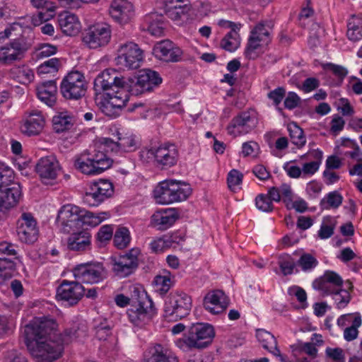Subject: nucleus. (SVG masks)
<instances>
[{"label": "nucleus", "instance_id": "nucleus-1", "mask_svg": "<svg viewBox=\"0 0 362 362\" xmlns=\"http://www.w3.org/2000/svg\"><path fill=\"white\" fill-rule=\"evenodd\" d=\"M58 324L49 316L35 317L25 327L26 345L38 361L57 359L63 350L62 339L57 337Z\"/></svg>", "mask_w": 362, "mask_h": 362}, {"label": "nucleus", "instance_id": "nucleus-2", "mask_svg": "<svg viewBox=\"0 0 362 362\" xmlns=\"http://www.w3.org/2000/svg\"><path fill=\"white\" fill-rule=\"evenodd\" d=\"M113 160L104 152L93 146L73 158L75 169L87 175H98L109 169Z\"/></svg>", "mask_w": 362, "mask_h": 362}, {"label": "nucleus", "instance_id": "nucleus-3", "mask_svg": "<svg viewBox=\"0 0 362 362\" xmlns=\"http://www.w3.org/2000/svg\"><path fill=\"white\" fill-rule=\"evenodd\" d=\"M215 333L211 325L204 323L192 325L183 337L175 341V345L183 351L202 349L212 341Z\"/></svg>", "mask_w": 362, "mask_h": 362}, {"label": "nucleus", "instance_id": "nucleus-4", "mask_svg": "<svg viewBox=\"0 0 362 362\" xmlns=\"http://www.w3.org/2000/svg\"><path fill=\"white\" fill-rule=\"evenodd\" d=\"M191 192L189 184L175 180H165L156 187L153 197L158 204H170L186 200Z\"/></svg>", "mask_w": 362, "mask_h": 362}, {"label": "nucleus", "instance_id": "nucleus-5", "mask_svg": "<svg viewBox=\"0 0 362 362\" xmlns=\"http://www.w3.org/2000/svg\"><path fill=\"white\" fill-rule=\"evenodd\" d=\"M136 298H133L130 308L127 310L129 321L135 326L142 327L151 322L156 315V309L152 300L144 291H139Z\"/></svg>", "mask_w": 362, "mask_h": 362}, {"label": "nucleus", "instance_id": "nucleus-6", "mask_svg": "<svg viewBox=\"0 0 362 362\" xmlns=\"http://www.w3.org/2000/svg\"><path fill=\"white\" fill-rule=\"evenodd\" d=\"M191 297L184 291H172L166 298L164 305V316L170 321L185 317L192 309Z\"/></svg>", "mask_w": 362, "mask_h": 362}, {"label": "nucleus", "instance_id": "nucleus-7", "mask_svg": "<svg viewBox=\"0 0 362 362\" xmlns=\"http://www.w3.org/2000/svg\"><path fill=\"white\" fill-rule=\"evenodd\" d=\"M127 85L119 86L100 96V108L105 115L110 117H117L120 115L129 101V87Z\"/></svg>", "mask_w": 362, "mask_h": 362}, {"label": "nucleus", "instance_id": "nucleus-8", "mask_svg": "<svg viewBox=\"0 0 362 362\" xmlns=\"http://www.w3.org/2000/svg\"><path fill=\"white\" fill-rule=\"evenodd\" d=\"M271 23L266 21L257 23L251 30L245 50L247 59H255L263 52V49L271 41Z\"/></svg>", "mask_w": 362, "mask_h": 362}, {"label": "nucleus", "instance_id": "nucleus-9", "mask_svg": "<svg viewBox=\"0 0 362 362\" xmlns=\"http://www.w3.org/2000/svg\"><path fill=\"white\" fill-rule=\"evenodd\" d=\"M178 156L177 147L170 144H164L140 152L142 160L148 162L149 159H154L157 166L161 168H168L176 165Z\"/></svg>", "mask_w": 362, "mask_h": 362}, {"label": "nucleus", "instance_id": "nucleus-10", "mask_svg": "<svg viewBox=\"0 0 362 362\" xmlns=\"http://www.w3.org/2000/svg\"><path fill=\"white\" fill-rule=\"evenodd\" d=\"M76 280L81 284H98L107 278V272L102 262L91 261L76 265L72 269Z\"/></svg>", "mask_w": 362, "mask_h": 362}, {"label": "nucleus", "instance_id": "nucleus-11", "mask_svg": "<svg viewBox=\"0 0 362 362\" xmlns=\"http://www.w3.org/2000/svg\"><path fill=\"white\" fill-rule=\"evenodd\" d=\"M141 250L138 247H133L124 255L111 257L112 270L119 278H126L134 274L139 267V257Z\"/></svg>", "mask_w": 362, "mask_h": 362}, {"label": "nucleus", "instance_id": "nucleus-12", "mask_svg": "<svg viewBox=\"0 0 362 362\" xmlns=\"http://www.w3.org/2000/svg\"><path fill=\"white\" fill-rule=\"evenodd\" d=\"M111 39L110 26L103 22L89 25L82 34V41L90 49L106 46Z\"/></svg>", "mask_w": 362, "mask_h": 362}, {"label": "nucleus", "instance_id": "nucleus-13", "mask_svg": "<svg viewBox=\"0 0 362 362\" xmlns=\"http://www.w3.org/2000/svg\"><path fill=\"white\" fill-rule=\"evenodd\" d=\"M144 59L143 51L133 42L121 43L117 48L115 63L127 69H136Z\"/></svg>", "mask_w": 362, "mask_h": 362}, {"label": "nucleus", "instance_id": "nucleus-14", "mask_svg": "<svg viewBox=\"0 0 362 362\" xmlns=\"http://www.w3.org/2000/svg\"><path fill=\"white\" fill-rule=\"evenodd\" d=\"M87 84L82 73L69 72L62 81L60 91L63 97L69 100H78L85 95Z\"/></svg>", "mask_w": 362, "mask_h": 362}, {"label": "nucleus", "instance_id": "nucleus-15", "mask_svg": "<svg viewBox=\"0 0 362 362\" xmlns=\"http://www.w3.org/2000/svg\"><path fill=\"white\" fill-rule=\"evenodd\" d=\"M259 123L258 114L252 109L240 112L227 127L228 133L234 136L245 135L254 130Z\"/></svg>", "mask_w": 362, "mask_h": 362}, {"label": "nucleus", "instance_id": "nucleus-16", "mask_svg": "<svg viewBox=\"0 0 362 362\" xmlns=\"http://www.w3.org/2000/svg\"><path fill=\"white\" fill-rule=\"evenodd\" d=\"M81 217V208L73 205L66 204L59 211L57 221L61 226V230L69 233L80 229Z\"/></svg>", "mask_w": 362, "mask_h": 362}, {"label": "nucleus", "instance_id": "nucleus-17", "mask_svg": "<svg viewBox=\"0 0 362 362\" xmlns=\"http://www.w3.org/2000/svg\"><path fill=\"white\" fill-rule=\"evenodd\" d=\"M162 82L159 74L151 69H144L140 71L135 82L129 86V91L135 95L152 91Z\"/></svg>", "mask_w": 362, "mask_h": 362}, {"label": "nucleus", "instance_id": "nucleus-18", "mask_svg": "<svg viewBox=\"0 0 362 362\" xmlns=\"http://www.w3.org/2000/svg\"><path fill=\"white\" fill-rule=\"evenodd\" d=\"M126 84L124 77L113 69H107L99 74L94 80V90L98 96L110 91L119 86Z\"/></svg>", "mask_w": 362, "mask_h": 362}, {"label": "nucleus", "instance_id": "nucleus-19", "mask_svg": "<svg viewBox=\"0 0 362 362\" xmlns=\"http://www.w3.org/2000/svg\"><path fill=\"white\" fill-rule=\"evenodd\" d=\"M85 295V288L77 280H63L57 288V300L66 302L70 305L76 304Z\"/></svg>", "mask_w": 362, "mask_h": 362}, {"label": "nucleus", "instance_id": "nucleus-20", "mask_svg": "<svg viewBox=\"0 0 362 362\" xmlns=\"http://www.w3.org/2000/svg\"><path fill=\"white\" fill-rule=\"evenodd\" d=\"M16 231L18 239L23 243L31 244L37 240L39 229L32 214L24 212L21 214L18 220Z\"/></svg>", "mask_w": 362, "mask_h": 362}, {"label": "nucleus", "instance_id": "nucleus-21", "mask_svg": "<svg viewBox=\"0 0 362 362\" xmlns=\"http://www.w3.org/2000/svg\"><path fill=\"white\" fill-rule=\"evenodd\" d=\"M343 286L342 278L335 272L327 270L322 276L315 279L313 288L319 291L323 296L332 295L337 292Z\"/></svg>", "mask_w": 362, "mask_h": 362}, {"label": "nucleus", "instance_id": "nucleus-22", "mask_svg": "<svg viewBox=\"0 0 362 362\" xmlns=\"http://www.w3.org/2000/svg\"><path fill=\"white\" fill-rule=\"evenodd\" d=\"M153 54L160 61L175 63L182 60L183 52L172 41L165 40L155 44Z\"/></svg>", "mask_w": 362, "mask_h": 362}, {"label": "nucleus", "instance_id": "nucleus-23", "mask_svg": "<svg viewBox=\"0 0 362 362\" xmlns=\"http://www.w3.org/2000/svg\"><path fill=\"white\" fill-rule=\"evenodd\" d=\"M113 185L107 180H99L93 182L90 191L86 192L84 200L90 206H98L113 194Z\"/></svg>", "mask_w": 362, "mask_h": 362}, {"label": "nucleus", "instance_id": "nucleus-24", "mask_svg": "<svg viewBox=\"0 0 362 362\" xmlns=\"http://www.w3.org/2000/svg\"><path fill=\"white\" fill-rule=\"evenodd\" d=\"M60 165L55 157L49 156L41 158L36 164L35 171L42 182L48 184L57 178Z\"/></svg>", "mask_w": 362, "mask_h": 362}, {"label": "nucleus", "instance_id": "nucleus-25", "mask_svg": "<svg viewBox=\"0 0 362 362\" xmlns=\"http://www.w3.org/2000/svg\"><path fill=\"white\" fill-rule=\"evenodd\" d=\"M26 115L21 126V132L29 136L38 135L45 124L44 115L38 110L27 112Z\"/></svg>", "mask_w": 362, "mask_h": 362}, {"label": "nucleus", "instance_id": "nucleus-26", "mask_svg": "<svg viewBox=\"0 0 362 362\" xmlns=\"http://www.w3.org/2000/svg\"><path fill=\"white\" fill-rule=\"evenodd\" d=\"M26 49L20 40H14L0 47V63L10 64L24 57Z\"/></svg>", "mask_w": 362, "mask_h": 362}, {"label": "nucleus", "instance_id": "nucleus-27", "mask_svg": "<svg viewBox=\"0 0 362 362\" xmlns=\"http://www.w3.org/2000/svg\"><path fill=\"white\" fill-rule=\"evenodd\" d=\"M228 304L227 296L221 290L209 292L204 299V308L215 315L224 312Z\"/></svg>", "mask_w": 362, "mask_h": 362}, {"label": "nucleus", "instance_id": "nucleus-28", "mask_svg": "<svg viewBox=\"0 0 362 362\" xmlns=\"http://www.w3.org/2000/svg\"><path fill=\"white\" fill-rule=\"evenodd\" d=\"M21 197V187L18 182H11L7 187L0 189V210L15 206Z\"/></svg>", "mask_w": 362, "mask_h": 362}, {"label": "nucleus", "instance_id": "nucleus-29", "mask_svg": "<svg viewBox=\"0 0 362 362\" xmlns=\"http://www.w3.org/2000/svg\"><path fill=\"white\" fill-rule=\"evenodd\" d=\"M67 247L71 251L86 252L91 249V235L86 230L73 232L67 238Z\"/></svg>", "mask_w": 362, "mask_h": 362}, {"label": "nucleus", "instance_id": "nucleus-30", "mask_svg": "<svg viewBox=\"0 0 362 362\" xmlns=\"http://www.w3.org/2000/svg\"><path fill=\"white\" fill-rule=\"evenodd\" d=\"M133 5L127 0H114L111 3L110 14L120 23H127L133 13Z\"/></svg>", "mask_w": 362, "mask_h": 362}, {"label": "nucleus", "instance_id": "nucleus-31", "mask_svg": "<svg viewBox=\"0 0 362 362\" xmlns=\"http://www.w3.org/2000/svg\"><path fill=\"white\" fill-rule=\"evenodd\" d=\"M58 23L62 33L68 36H75L81 29V24L78 16L69 12L59 15Z\"/></svg>", "mask_w": 362, "mask_h": 362}, {"label": "nucleus", "instance_id": "nucleus-32", "mask_svg": "<svg viewBox=\"0 0 362 362\" xmlns=\"http://www.w3.org/2000/svg\"><path fill=\"white\" fill-rule=\"evenodd\" d=\"M178 217L175 209H167L154 213L151 216V223L160 230H166L175 223Z\"/></svg>", "mask_w": 362, "mask_h": 362}, {"label": "nucleus", "instance_id": "nucleus-33", "mask_svg": "<svg viewBox=\"0 0 362 362\" xmlns=\"http://www.w3.org/2000/svg\"><path fill=\"white\" fill-rule=\"evenodd\" d=\"M256 337L264 349L279 358L281 362H287L286 357L281 354L277 346V341L273 334L265 329H260L257 330Z\"/></svg>", "mask_w": 362, "mask_h": 362}, {"label": "nucleus", "instance_id": "nucleus-34", "mask_svg": "<svg viewBox=\"0 0 362 362\" xmlns=\"http://www.w3.org/2000/svg\"><path fill=\"white\" fill-rule=\"evenodd\" d=\"M57 93V86L53 80L42 82L37 87L38 98L49 107L55 104Z\"/></svg>", "mask_w": 362, "mask_h": 362}, {"label": "nucleus", "instance_id": "nucleus-35", "mask_svg": "<svg viewBox=\"0 0 362 362\" xmlns=\"http://www.w3.org/2000/svg\"><path fill=\"white\" fill-rule=\"evenodd\" d=\"M31 4L37 8L45 10V12L39 11L37 16L33 18L35 25L44 21H47L54 16L56 6L49 0H31Z\"/></svg>", "mask_w": 362, "mask_h": 362}, {"label": "nucleus", "instance_id": "nucleus-36", "mask_svg": "<svg viewBox=\"0 0 362 362\" xmlns=\"http://www.w3.org/2000/svg\"><path fill=\"white\" fill-rule=\"evenodd\" d=\"M112 135L119 140L120 153L135 151L139 146L136 136L132 134H122L117 128L110 129Z\"/></svg>", "mask_w": 362, "mask_h": 362}, {"label": "nucleus", "instance_id": "nucleus-37", "mask_svg": "<svg viewBox=\"0 0 362 362\" xmlns=\"http://www.w3.org/2000/svg\"><path fill=\"white\" fill-rule=\"evenodd\" d=\"M110 217V214L107 211L94 214L81 208L80 229L83 227H95Z\"/></svg>", "mask_w": 362, "mask_h": 362}, {"label": "nucleus", "instance_id": "nucleus-38", "mask_svg": "<svg viewBox=\"0 0 362 362\" xmlns=\"http://www.w3.org/2000/svg\"><path fill=\"white\" fill-rule=\"evenodd\" d=\"M150 357L144 362H178L177 358L170 355L168 351L160 344H156L149 349Z\"/></svg>", "mask_w": 362, "mask_h": 362}, {"label": "nucleus", "instance_id": "nucleus-39", "mask_svg": "<svg viewBox=\"0 0 362 362\" xmlns=\"http://www.w3.org/2000/svg\"><path fill=\"white\" fill-rule=\"evenodd\" d=\"M146 29L151 35L160 37L163 33V17L156 13L148 14L145 16Z\"/></svg>", "mask_w": 362, "mask_h": 362}, {"label": "nucleus", "instance_id": "nucleus-40", "mask_svg": "<svg viewBox=\"0 0 362 362\" xmlns=\"http://www.w3.org/2000/svg\"><path fill=\"white\" fill-rule=\"evenodd\" d=\"M346 36L352 42H357L362 39V17L352 15L347 23Z\"/></svg>", "mask_w": 362, "mask_h": 362}, {"label": "nucleus", "instance_id": "nucleus-41", "mask_svg": "<svg viewBox=\"0 0 362 362\" xmlns=\"http://www.w3.org/2000/svg\"><path fill=\"white\" fill-rule=\"evenodd\" d=\"M11 78L22 84L30 83L34 78V73L28 66H16L9 71Z\"/></svg>", "mask_w": 362, "mask_h": 362}, {"label": "nucleus", "instance_id": "nucleus-42", "mask_svg": "<svg viewBox=\"0 0 362 362\" xmlns=\"http://www.w3.org/2000/svg\"><path fill=\"white\" fill-rule=\"evenodd\" d=\"M309 156L313 158L315 160L305 163L303 165L301 170L303 178L313 175L319 170L322 163V152L321 151H313Z\"/></svg>", "mask_w": 362, "mask_h": 362}, {"label": "nucleus", "instance_id": "nucleus-43", "mask_svg": "<svg viewBox=\"0 0 362 362\" xmlns=\"http://www.w3.org/2000/svg\"><path fill=\"white\" fill-rule=\"evenodd\" d=\"M131 235L129 229L126 227H119L114 235V245L119 250L127 247L131 242Z\"/></svg>", "mask_w": 362, "mask_h": 362}, {"label": "nucleus", "instance_id": "nucleus-44", "mask_svg": "<svg viewBox=\"0 0 362 362\" xmlns=\"http://www.w3.org/2000/svg\"><path fill=\"white\" fill-rule=\"evenodd\" d=\"M175 242L176 240L173 236H163L153 240L149 244V247L154 253L162 252L165 249L172 247Z\"/></svg>", "mask_w": 362, "mask_h": 362}, {"label": "nucleus", "instance_id": "nucleus-45", "mask_svg": "<svg viewBox=\"0 0 362 362\" xmlns=\"http://www.w3.org/2000/svg\"><path fill=\"white\" fill-rule=\"evenodd\" d=\"M343 197L337 191L329 192L321 201L320 205L323 209H337L342 203Z\"/></svg>", "mask_w": 362, "mask_h": 362}, {"label": "nucleus", "instance_id": "nucleus-46", "mask_svg": "<svg viewBox=\"0 0 362 362\" xmlns=\"http://www.w3.org/2000/svg\"><path fill=\"white\" fill-rule=\"evenodd\" d=\"M288 131L292 143L298 147H302L305 144L306 139L303 129L296 123L288 125Z\"/></svg>", "mask_w": 362, "mask_h": 362}, {"label": "nucleus", "instance_id": "nucleus-47", "mask_svg": "<svg viewBox=\"0 0 362 362\" xmlns=\"http://www.w3.org/2000/svg\"><path fill=\"white\" fill-rule=\"evenodd\" d=\"M15 268L13 261L8 258H0V284L11 278Z\"/></svg>", "mask_w": 362, "mask_h": 362}, {"label": "nucleus", "instance_id": "nucleus-48", "mask_svg": "<svg viewBox=\"0 0 362 362\" xmlns=\"http://www.w3.org/2000/svg\"><path fill=\"white\" fill-rule=\"evenodd\" d=\"M93 147H97L98 149L104 152V150L111 151L114 153H120V148L119 146V140L115 141L113 139L108 137H103L96 142Z\"/></svg>", "mask_w": 362, "mask_h": 362}, {"label": "nucleus", "instance_id": "nucleus-49", "mask_svg": "<svg viewBox=\"0 0 362 362\" xmlns=\"http://www.w3.org/2000/svg\"><path fill=\"white\" fill-rule=\"evenodd\" d=\"M240 45L238 32H229L221 40V47L226 51L233 52Z\"/></svg>", "mask_w": 362, "mask_h": 362}, {"label": "nucleus", "instance_id": "nucleus-50", "mask_svg": "<svg viewBox=\"0 0 362 362\" xmlns=\"http://www.w3.org/2000/svg\"><path fill=\"white\" fill-rule=\"evenodd\" d=\"M331 296H333L336 308L339 310L346 308L351 299L349 291L347 289L342 288V286H340L339 290L333 293Z\"/></svg>", "mask_w": 362, "mask_h": 362}, {"label": "nucleus", "instance_id": "nucleus-51", "mask_svg": "<svg viewBox=\"0 0 362 362\" xmlns=\"http://www.w3.org/2000/svg\"><path fill=\"white\" fill-rule=\"evenodd\" d=\"M362 319L361 316L356 315L354 320L353 324L349 327H345L344 329L343 337L346 341H351L357 339L358 336V328L361 326Z\"/></svg>", "mask_w": 362, "mask_h": 362}, {"label": "nucleus", "instance_id": "nucleus-52", "mask_svg": "<svg viewBox=\"0 0 362 362\" xmlns=\"http://www.w3.org/2000/svg\"><path fill=\"white\" fill-rule=\"evenodd\" d=\"M318 264L317 259L311 254L303 253L297 262V265L301 268L303 272H310Z\"/></svg>", "mask_w": 362, "mask_h": 362}, {"label": "nucleus", "instance_id": "nucleus-53", "mask_svg": "<svg viewBox=\"0 0 362 362\" xmlns=\"http://www.w3.org/2000/svg\"><path fill=\"white\" fill-rule=\"evenodd\" d=\"M13 180V171L5 164L0 163V189L7 187Z\"/></svg>", "mask_w": 362, "mask_h": 362}, {"label": "nucleus", "instance_id": "nucleus-54", "mask_svg": "<svg viewBox=\"0 0 362 362\" xmlns=\"http://www.w3.org/2000/svg\"><path fill=\"white\" fill-rule=\"evenodd\" d=\"M255 205L258 210L269 213L274 210V204L271 199L264 194H259L255 198Z\"/></svg>", "mask_w": 362, "mask_h": 362}, {"label": "nucleus", "instance_id": "nucleus-55", "mask_svg": "<svg viewBox=\"0 0 362 362\" xmlns=\"http://www.w3.org/2000/svg\"><path fill=\"white\" fill-rule=\"evenodd\" d=\"M59 66V59L57 58H52L40 64L37 71L40 74L55 73L58 71Z\"/></svg>", "mask_w": 362, "mask_h": 362}, {"label": "nucleus", "instance_id": "nucleus-56", "mask_svg": "<svg viewBox=\"0 0 362 362\" xmlns=\"http://www.w3.org/2000/svg\"><path fill=\"white\" fill-rule=\"evenodd\" d=\"M243 175L238 170H231L227 177V182L230 189L235 191L243 181Z\"/></svg>", "mask_w": 362, "mask_h": 362}, {"label": "nucleus", "instance_id": "nucleus-57", "mask_svg": "<svg viewBox=\"0 0 362 362\" xmlns=\"http://www.w3.org/2000/svg\"><path fill=\"white\" fill-rule=\"evenodd\" d=\"M54 129L57 132L69 129L71 126V119L69 117L59 115L53 118Z\"/></svg>", "mask_w": 362, "mask_h": 362}, {"label": "nucleus", "instance_id": "nucleus-58", "mask_svg": "<svg viewBox=\"0 0 362 362\" xmlns=\"http://www.w3.org/2000/svg\"><path fill=\"white\" fill-rule=\"evenodd\" d=\"M166 15L174 21H180L185 16V6H175L165 8Z\"/></svg>", "mask_w": 362, "mask_h": 362}, {"label": "nucleus", "instance_id": "nucleus-59", "mask_svg": "<svg viewBox=\"0 0 362 362\" xmlns=\"http://www.w3.org/2000/svg\"><path fill=\"white\" fill-rule=\"evenodd\" d=\"M345 125V120L338 114L332 116L330 122V133L334 136H337L343 129Z\"/></svg>", "mask_w": 362, "mask_h": 362}, {"label": "nucleus", "instance_id": "nucleus-60", "mask_svg": "<svg viewBox=\"0 0 362 362\" xmlns=\"http://www.w3.org/2000/svg\"><path fill=\"white\" fill-rule=\"evenodd\" d=\"M155 286L160 293H166L172 286V281L169 276H157L154 280Z\"/></svg>", "mask_w": 362, "mask_h": 362}, {"label": "nucleus", "instance_id": "nucleus-61", "mask_svg": "<svg viewBox=\"0 0 362 362\" xmlns=\"http://www.w3.org/2000/svg\"><path fill=\"white\" fill-rule=\"evenodd\" d=\"M294 161H289L286 163L283 169L286 173L287 175L291 178L297 179L303 177L302 170L300 167L293 165Z\"/></svg>", "mask_w": 362, "mask_h": 362}, {"label": "nucleus", "instance_id": "nucleus-62", "mask_svg": "<svg viewBox=\"0 0 362 362\" xmlns=\"http://www.w3.org/2000/svg\"><path fill=\"white\" fill-rule=\"evenodd\" d=\"M279 267L284 275H290L293 272L296 263L290 257H286L279 261Z\"/></svg>", "mask_w": 362, "mask_h": 362}, {"label": "nucleus", "instance_id": "nucleus-63", "mask_svg": "<svg viewBox=\"0 0 362 362\" xmlns=\"http://www.w3.org/2000/svg\"><path fill=\"white\" fill-rule=\"evenodd\" d=\"M356 315L361 316L359 313H347L340 315L337 320L338 327L341 329H344L345 327L350 326V324H353Z\"/></svg>", "mask_w": 362, "mask_h": 362}, {"label": "nucleus", "instance_id": "nucleus-64", "mask_svg": "<svg viewBox=\"0 0 362 362\" xmlns=\"http://www.w3.org/2000/svg\"><path fill=\"white\" fill-rule=\"evenodd\" d=\"M286 207L288 209H295L297 212L303 213L308 209L307 202L302 198L298 197L296 200L288 202Z\"/></svg>", "mask_w": 362, "mask_h": 362}]
</instances>
